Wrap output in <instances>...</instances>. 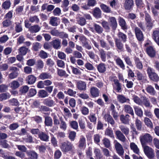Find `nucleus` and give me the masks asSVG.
<instances>
[{"instance_id": "obj_35", "label": "nucleus", "mask_w": 159, "mask_h": 159, "mask_svg": "<svg viewBox=\"0 0 159 159\" xmlns=\"http://www.w3.org/2000/svg\"><path fill=\"white\" fill-rule=\"evenodd\" d=\"M43 103L44 105L49 107L53 106L55 105V102L54 101L48 98L44 99Z\"/></svg>"}, {"instance_id": "obj_9", "label": "nucleus", "mask_w": 159, "mask_h": 159, "mask_svg": "<svg viewBox=\"0 0 159 159\" xmlns=\"http://www.w3.org/2000/svg\"><path fill=\"white\" fill-rule=\"evenodd\" d=\"M76 87L78 89L81 91H85L86 90V84L85 82L82 81H77L76 84Z\"/></svg>"}, {"instance_id": "obj_29", "label": "nucleus", "mask_w": 159, "mask_h": 159, "mask_svg": "<svg viewBox=\"0 0 159 159\" xmlns=\"http://www.w3.org/2000/svg\"><path fill=\"white\" fill-rule=\"evenodd\" d=\"M29 21L32 23H38L40 21L39 19L37 16L33 15L30 16L29 18Z\"/></svg>"}, {"instance_id": "obj_36", "label": "nucleus", "mask_w": 159, "mask_h": 159, "mask_svg": "<svg viewBox=\"0 0 159 159\" xmlns=\"http://www.w3.org/2000/svg\"><path fill=\"white\" fill-rule=\"evenodd\" d=\"M27 155L30 157L31 159H37L38 158L37 154L34 151H30L26 152Z\"/></svg>"}, {"instance_id": "obj_32", "label": "nucleus", "mask_w": 159, "mask_h": 159, "mask_svg": "<svg viewBox=\"0 0 159 159\" xmlns=\"http://www.w3.org/2000/svg\"><path fill=\"white\" fill-rule=\"evenodd\" d=\"M99 42L100 46L102 48H104L107 50H110L111 48V47L106 43L104 40L103 39H99Z\"/></svg>"}, {"instance_id": "obj_42", "label": "nucleus", "mask_w": 159, "mask_h": 159, "mask_svg": "<svg viewBox=\"0 0 159 159\" xmlns=\"http://www.w3.org/2000/svg\"><path fill=\"white\" fill-rule=\"evenodd\" d=\"M119 128L121 130V131L126 136H127L129 134V129L125 126L123 125H120L119 126Z\"/></svg>"}, {"instance_id": "obj_10", "label": "nucleus", "mask_w": 159, "mask_h": 159, "mask_svg": "<svg viewBox=\"0 0 159 159\" xmlns=\"http://www.w3.org/2000/svg\"><path fill=\"white\" fill-rule=\"evenodd\" d=\"M148 45V43H147L145 44V46L147 47L146 48L147 52L150 57H154L155 55V51L152 47L151 46L147 47Z\"/></svg>"}, {"instance_id": "obj_7", "label": "nucleus", "mask_w": 159, "mask_h": 159, "mask_svg": "<svg viewBox=\"0 0 159 159\" xmlns=\"http://www.w3.org/2000/svg\"><path fill=\"white\" fill-rule=\"evenodd\" d=\"M49 23L52 26L56 27L60 24V19L57 17L52 16L50 17Z\"/></svg>"}, {"instance_id": "obj_5", "label": "nucleus", "mask_w": 159, "mask_h": 159, "mask_svg": "<svg viewBox=\"0 0 159 159\" xmlns=\"http://www.w3.org/2000/svg\"><path fill=\"white\" fill-rule=\"evenodd\" d=\"M115 146L117 153L120 156L123 157L124 151L122 145L119 142H116L115 144Z\"/></svg>"}, {"instance_id": "obj_49", "label": "nucleus", "mask_w": 159, "mask_h": 159, "mask_svg": "<svg viewBox=\"0 0 159 159\" xmlns=\"http://www.w3.org/2000/svg\"><path fill=\"white\" fill-rule=\"evenodd\" d=\"M115 44L117 48L119 50L122 51L123 48V44L118 39H115Z\"/></svg>"}, {"instance_id": "obj_24", "label": "nucleus", "mask_w": 159, "mask_h": 159, "mask_svg": "<svg viewBox=\"0 0 159 159\" xmlns=\"http://www.w3.org/2000/svg\"><path fill=\"white\" fill-rule=\"evenodd\" d=\"M134 61L136 68L139 70H142L143 68V65L139 59L138 57H135L134 58Z\"/></svg>"}, {"instance_id": "obj_6", "label": "nucleus", "mask_w": 159, "mask_h": 159, "mask_svg": "<svg viewBox=\"0 0 159 159\" xmlns=\"http://www.w3.org/2000/svg\"><path fill=\"white\" fill-rule=\"evenodd\" d=\"M145 20L146 22V26L148 29H151L153 26L154 20L152 21L150 16L148 13H145Z\"/></svg>"}, {"instance_id": "obj_14", "label": "nucleus", "mask_w": 159, "mask_h": 159, "mask_svg": "<svg viewBox=\"0 0 159 159\" xmlns=\"http://www.w3.org/2000/svg\"><path fill=\"white\" fill-rule=\"evenodd\" d=\"M115 134L117 138L121 142H124L126 140V138L123 134L119 130H116L115 132Z\"/></svg>"}, {"instance_id": "obj_56", "label": "nucleus", "mask_w": 159, "mask_h": 159, "mask_svg": "<svg viewBox=\"0 0 159 159\" xmlns=\"http://www.w3.org/2000/svg\"><path fill=\"white\" fill-rule=\"evenodd\" d=\"M11 3L9 0H7L2 4V7L4 9H8L11 6Z\"/></svg>"}, {"instance_id": "obj_21", "label": "nucleus", "mask_w": 159, "mask_h": 159, "mask_svg": "<svg viewBox=\"0 0 159 159\" xmlns=\"http://www.w3.org/2000/svg\"><path fill=\"white\" fill-rule=\"evenodd\" d=\"M41 29V27L37 25L31 26L29 28V31L32 33H35L39 32Z\"/></svg>"}, {"instance_id": "obj_57", "label": "nucleus", "mask_w": 159, "mask_h": 159, "mask_svg": "<svg viewBox=\"0 0 159 159\" xmlns=\"http://www.w3.org/2000/svg\"><path fill=\"white\" fill-rule=\"evenodd\" d=\"M133 100L134 102L139 105H142V99L140 98L136 95H134L133 97Z\"/></svg>"}, {"instance_id": "obj_33", "label": "nucleus", "mask_w": 159, "mask_h": 159, "mask_svg": "<svg viewBox=\"0 0 159 159\" xmlns=\"http://www.w3.org/2000/svg\"><path fill=\"white\" fill-rule=\"evenodd\" d=\"M145 90L148 93L151 95H154L156 93L154 88L151 85H148L146 87Z\"/></svg>"}, {"instance_id": "obj_26", "label": "nucleus", "mask_w": 159, "mask_h": 159, "mask_svg": "<svg viewBox=\"0 0 159 159\" xmlns=\"http://www.w3.org/2000/svg\"><path fill=\"white\" fill-rule=\"evenodd\" d=\"M152 37L155 41L159 46V30H156L154 31Z\"/></svg>"}, {"instance_id": "obj_53", "label": "nucleus", "mask_w": 159, "mask_h": 159, "mask_svg": "<svg viewBox=\"0 0 159 159\" xmlns=\"http://www.w3.org/2000/svg\"><path fill=\"white\" fill-rule=\"evenodd\" d=\"M101 25L104 29L107 32H109L110 28L108 22L103 20L101 22Z\"/></svg>"}, {"instance_id": "obj_16", "label": "nucleus", "mask_w": 159, "mask_h": 159, "mask_svg": "<svg viewBox=\"0 0 159 159\" xmlns=\"http://www.w3.org/2000/svg\"><path fill=\"white\" fill-rule=\"evenodd\" d=\"M114 83L113 84L114 89L116 90L118 92H120L121 90V84L119 82L117 79H114L113 80Z\"/></svg>"}, {"instance_id": "obj_23", "label": "nucleus", "mask_w": 159, "mask_h": 159, "mask_svg": "<svg viewBox=\"0 0 159 159\" xmlns=\"http://www.w3.org/2000/svg\"><path fill=\"white\" fill-rule=\"evenodd\" d=\"M36 80V78L35 76L30 75L27 77L26 80L28 84H31L35 83Z\"/></svg>"}, {"instance_id": "obj_28", "label": "nucleus", "mask_w": 159, "mask_h": 159, "mask_svg": "<svg viewBox=\"0 0 159 159\" xmlns=\"http://www.w3.org/2000/svg\"><path fill=\"white\" fill-rule=\"evenodd\" d=\"M93 26L95 32L98 34H102L103 30V28L99 25L93 23Z\"/></svg>"}, {"instance_id": "obj_39", "label": "nucleus", "mask_w": 159, "mask_h": 159, "mask_svg": "<svg viewBox=\"0 0 159 159\" xmlns=\"http://www.w3.org/2000/svg\"><path fill=\"white\" fill-rule=\"evenodd\" d=\"M99 55L102 61L103 62H105L107 60V55L106 52L103 49H101L99 50Z\"/></svg>"}, {"instance_id": "obj_40", "label": "nucleus", "mask_w": 159, "mask_h": 159, "mask_svg": "<svg viewBox=\"0 0 159 159\" xmlns=\"http://www.w3.org/2000/svg\"><path fill=\"white\" fill-rule=\"evenodd\" d=\"M105 134L113 139L115 138L113 131L111 128L109 129L107 128L106 129L105 131Z\"/></svg>"}, {"instance_id": "obj_12", "label": "nucleus", "mask_w": 159, "mask_h": 159, "mask_svg": "<svg viewBox=\"0 0 159 159\" xmlns=\"http://www.w3.org/2000/svg\"><path fill=\"white\" fill-rule=\"evenodd\" d=\"M114 60L115 61L116 64L121 68L122 70L125 69V65L123 61L119 57L115 56Z\"/></svg>"}, {"instance_id": "obj_31", "label": "nucleus", "mask_w": 159, "mask_h": 159, "mask_svg": "<svg viewBox=\"0 0 159 159\" xmlns=\"http://www.w3.org/2000/svg\"><path fill=\"white\" fill-rule=\"evenodd\" d=\"M117 36L118 38V39L120 41L125 43L126 41L127 36L123 33L120 32L117 34Z\"/></svg>"}, {"instance_id": "obj_54", "label": "nucleus", "mask_w": 159, "mask_h": 159, "mask_svg": "<svg viewBox=\"0 0 159 159\" xmlns=\"http://www.w3.org/2000/svg\"><path fill=\"white\" fill-rule=\"evenodd\" d=\"M57 73L58 75L60 77L64 76L67 77L68 76L64 70L59 69H57Z\"/></svg>"}, {"instance_id": "obj_38", "label": "nucleus", "mask_w": 159, "mask_h": 159, "mask_svg": "<svg viewBox=\"0 0 159 159\" xmlns=\"http://www.w3.org/2000/svg\"><path fill=\"white\" fill-rule=\"evenodd\" d=\"M125 111L133 116L134 117V113L132 108L128 105H125L124 107Z\"/></svg>"}, {"instance_id": "obj_25", "label": "nucleus", "mask_w": 159, "mask_h": 159, "mask_svg": "<svg viewBox=\"0 0 159 159\" xmlns=\"http://www.w3.org/2000/svg\"><path fill=\"white\" fill-rule=\"evenodd\" d=\"M97 69L100 73H104L106 70V65L104 63H101L98 64L97 66Z\"/></svg>"}, {"instance_id": "obj_3", "label": "nucleus", "mask_w": 159, "mask_h": 159, "mask_svg": "<svg viewBox=\"0 0 159 159\" xmlns=\"http://www.w3.org/2000/svg\"><path fill=\"white\" fill-rule=\"evenodd\" d=\"M139 139L142 145L144 146L146 143L151 142L152 140V137L150 134L146 133L140 136Z\"/></svg>"}, {"instance_id": "obj_1", "label": "nucleus", "mask_w": 159, "mask_h": 159, "mask_svg": "<svg viewBox=\"0 0 159 159\" xmlns=\"http://www.w3.org/2000/svg\"><path fill=\"white\" fill-rule=\"evenodd\" d=\"M60 147L62 151L64 152H66L70 151H72L75 149L73 144L68 141L61 143Z\"/></svg>"}, {"instance_id": "obj_19", "label": "nucleus", "mask_w": 159, "mask_h": 159, "mask_svg": "<svg viewBox=\"0 0 159 159\" xmlns=\"http://www.w3.org/2000/svg\"><path fill=\"white\" fill-rule=\"evenodd\" d=\"M99 90L96 87H92L90 88V93L91 95L94 97H98L99 95Z\"/></svg>"}, {"instance_id": "obj_2", "label": "nucleus", "mask_w": 159, "mask_h": 159, "mask_svg": "<svg viewBox=\"0 0 159 159\" xmlns=\"http://www.w3.org/2000/svg\"><path fill=\"white\" fill-rule=\"evenodd\" d=\"M147 72L151 80L155 82H157L159 80V76L154 72L152 68L148 67L147 70Z\"/></svg>"}, {"instance_id": "obj_43", "label": "nucleus", "mask_w": 159, "mask_h": 159, "mask_svg": "<svg viewBox=\"0 0 159 159\" xmlns=\"http://www.w3.org/2000/svg\"><path fill=\"white\" fill-rule=\"evenodd\" d=\"M45 124L48 126H52V120L50 116H47L45 117Z\"/></svg>"}, {"instance_id": "obj_27", "label": "nucleus", "mask_w": 159, "mask_h": 159, "mask_svg": "<svg viewBox=\"0 0 159 159\" xmlns=\"http://www.w3.org/2000/svg\"><path fill=\"white\" fill-rule=\"evenodd\" d=\"M152 37L155 41L159 46V30H156L154 31Z\"/></svg>"}, {"instance_id": "obj_51", "label": "nucleus", "mask_w": 159, "mask_h": 159, "mask_svg": "<svg viewBox=\"0 0 159 159\" xmlns=\"http://www.w3.org/2000/svg\"><path fill=\"white\" fill-rule=\"evenodd\" d=\"M38 95L41 98H44L48 97L49 94L46 91L43 89L40 90L39 91Z\"/></svg>"}, {"instance_id": "obj_8", "label": "nucleus", "mask_w": 159, "mask_h": 159, "mask_svg": "<svg viewBox=\"0 0 159 159\" xmlns=\"http://www.w3.org/2000/svg\"><path fill=\"white\" fill-rule=\"evenodd\" d=\"M38 138L42 141L47 142L49 140V137L48 134L41 131L39 134Z\"/></svg>"}, {"instance_id": "obj_37", "label": "nucleus", "mask_w": 159, "mask_h": 159, "mask_svg": "<svg viewBox=\"0 0 159 159\" xmlns=\"http://www.w3.org/2000/svg\"><path fill=\"white\" fill-rule=\"evenodd\" d=\"M141 98L142 99V105H143L147 107H150V103L148 98L145 96H143L141 97Z\"/></svg>"}, {"instance_id": "obj_48", "label": "nucleus", "mask_w": 159, "mask_h": 159, "mask_svg": "<svg viewBox=\"0 0 159 159\" xmlns=\"http://www.w3.org/2000/svg\"><path fill=\"white\" fill-rule=\"evenodd\" d=\"M39 77L41 79L44 80L46 79H50L52 76L49 73L43 72L40 75Z\"/></svg>"}, {"instance_id": "obj_17", "label": "nucleus", "mask_w": 159, "mask_h": 159, "mask_svg": "<svg viewBox=\"0 0 159 159\" xmlns=\"http://www.w3.org/2000/svg\"><path fill=\"white\" fill-rule=\"evenodd\" d=\"M134 31L138 39L140 41H142L143 39V35L141 31L138 27L135 28Z\"/></svg>"}, {"instance_id": "obj_18", "label": "nucleus", "mask_w": 159, "mask_h": 159, "mask_svg": "<svg viewBox=\"0 0 159 159\" xmlns=\"http://www.w3.org/2000/svg\"><path fill=\"white\" fill-rule=\"evenodd\" d=\"M134 4L133 0H125L124 7L126 10H130Z\"/></svg>"}, {"instance_id": "obj_20", "label": "nucleus", "mask_w": 159, "mask_h": 159, "mask_svg": "<svg viewBox=\"0 0 159 159\" xmlns=\"http://www.w3.org/2000/svg\"><path fill=\"white\" fill-rule=\"evenodd\" d=\"M129 116L127 114L125 116L122 115L120 116V120L122 123L125 124H128L129 122Z\"/></svg>"}, {"instance_id": "obj_50", "label": "nucleus", "mask_w": 159, "mask_h": 159, "mask_svg": "<svg viewBox=\"0 0 159 159\" xmlns=\"http://www.w3.org/2000/svg\"><path fill=\"white\" fill-rule=\"evenodd\" d=\"M119 23L120 25L121 28L124 30L127 29V26L125 20L122 18L120 17L119 19Z\"/></svg>"}, {"instance_id": "obj_4", "label": "nucleus", "mask_w": 159, "mask_h": 159, "mask_svg": "<svg viewBox=\"0 0 159 159\" xmlns=\"http://www.w3.org/2000/svg\"><path fill=\"white\" fill-rule=\"evenodd\" d=\"M143 151L147 157L149 158H152L154 157V150L147 146H143Z\"/></svg>"}, {"instance_id": "obj_64", "label": "nucleus", "mask_w": 159, "mask_h": 159, "mask_svg": "<svg viewBox=\"0 0 159 159\" xmlns=\"http://www.w3.org/2000/svg\"><path fill=\"white\" fill-rule=\"evenodd\" d=\"M2 24L3 27H7L11 25L12 22L10 19H7L2 22Z\"/></svg>"}, {"instance_id": "obj_61", "label": "nucleus", "mask_w": 159, "mask_h": 159, "mask_svg": "<svg viewBox=\"0 0 159 159\" xmlns=\"http://www.w3.org/2000/svg\"><path fill=\"white\" fill-rule=\"evenodd\" d=\"M36 148L39 150V151L40 153H44L46 150V147L43 145H37L36 146Z\"/></svg>"}, {"instance_id": "obj_58", "label": "nucleus", "mask_w": 159, "mask_h": 159, "mask_svg": "<svg viewBox=\"0 0 159 159\" xmlns=\"http://www.w3.org/2000/svg\"><path fill=\"white\" fill-rule=\"evenodd\" d=\"M10 95L9 93H2L0 94V101H3L9 98Z\"/></svg>"}, {"instance_id": "obj_22", "label": "nucleus", "mask_w": 159, "mask_h": 159, "mask_svg": "<svg viewBox=\"0 0 159 159\" xmlns=\"http://www.w3.org/2000/svg\"><path fill=\"white\" fill-rule=\"evenodd\" d=\"M78 147L80 148H82L86 146V139L83 136H81L80 137L79 141Z\"/></svg>"}, {"instance_id": "obj_52", "label": "nucleus", "mask_w": 159, "mask_h": 159, "mask_svg": "<svg viewBox=\"0 0 159 159\" xmlns=\"http://www.w3.org/2000/svg\"><path fill=\"white\" fill-rule=\"evenodd\" d=\"M93 15L96 18H100L101 15V11L99 8H96L93 11Z\"/></svg>"}, {"instance_id": "obj_55", "label": "nucleus", "mask_w": 159, "mask_h": 159, "mask_svg": "<svg viewBox=\"0 0 159 159\" xmlns=\"http://www.w3.org/2000/svg\"><path fill=\"white\" fill-rule=\"evenodd\" d=\"M69 125L72 129L77 130L78 129V122L75 120H73L69 122Z\"/></svg>"}, {"instance_id": "obj_13", "label": "nucleus", "mask_w": 159, "mask_h": 159, "mask_svg": "<svg viewBox=\"0 0 159 159\" xmlns=\"http://www.w3.org/2000/svg\"><path fill=\"white\" fill-rule=\"evenodd\" d=\"M108 21L110 26L113 30H115L117 26V24L116 19L114 17H110L108 19Z\"/></svg>"}, {"instance_id": "obj_11", "label": "nucleus", "mask_w": 159, "mask_h": 159, "mask_svg": "<svg viewBox=\"0 0 159 159\" xmlns=\"http://www.w3.org/2000/svg\"><path fill=\"white\" fill-rule=\"evenodd\" d=\"M51 44L54 49H58L61 47V40L59 39H53L51 42Z\"/></svg>"}, {"instance_id": "obj_46", "label": "nucleus", "mask_w": 159, "mask_h": 159, "mask_svg": "<svg viewBox=\"0 0 159 159\" xmlns=\"http://www.w3.org/2000/svg\"><path fill=\"white\" fill-rule=\"evenodd\" d=\"M76 21L77 23L81 26H84L86 24L85 19L83 17H80L77 18Z\"/></svg>"}, {"instance_id": "obj_44", "label": "nucleus", "mask_w": 159, "mask_h": 159, "mask_svg": "<svg viewBox=\"0 0 159 159\" xmlns=\"http://www.w3.org/2000/svg\"><path fill=\"white\" fill-rule=\"evenodd\" d=\"M144 122L145 125L150 129L153 128V125L151 120L147 117H145L144 119Z\"/></svg>"}, {"instance_id": "obj_15", "label": "nucleus", "mask_w": 159, "mask_h": 159, "mask_svg": "<svg viewBox=\"0 0 159 159\" xmlns=\"http://www.w3.org/2000/svg\"><path fill=\"white\" fill-rule=\"evenodd\" d=\"M117 98L119 102L121 103H124L125 102L130 103L129 99L126 98L123 95H117Z\"/></svg>"}, {"instance_id": "obj_59", "label": "nucleus", "mask_w": 159, "mask_h": 159, "mask_svg": "<svg viewBox=\"0 0 159 159\" xmlns=\"http://www.w3.org/2000/svg\"><path fill=\"white\" fill-rule=\"evenodd\" d=\"M10 86L12 89H15L19 87L20 84L18 81L14 80L10 83Z\"/></svg>"}, {"instance_id": "obj_45", "label": "nucleus", "mask_w": 159, "mask_h": 159, "mask_svg": "<svg viewBox=\"0 0 159 159\" xmlns=\"http://www.w3.org/2000/svg\"><path fill=\"white\" fill-rule=\"evenodd\" d=\"M135 114L139 117H142L143 115V111L139 107L134 106V107Z\"/></svg>"}, {"instance_id": "obj_47", "label": "nucleus", "mask_w": 159, "mask_h": 159, "mask_svg": "<svg viewBox=\"0 0 159 159\" xmlns=\"http://www.w3.org/2000/svg\"><path fill=\"white\" fill-rule=\"evenodd\" d=\"M42 45L41 43L38 42H35L33 43L32 50L34 51H37L41 48Z\"/></svg>"}, {"instance_id": "obj_62", "label": "nucleus", "mask_w": 159, "mask_h": 159, "mask_svg": "<svg viewBox=\"0 0 159 159\" xmlns=\"http://www.w3.org/2000/svg\"><path fill=\"white\" fill-rule=\"evenodd\" d=\"M70 67L72 70V72L73 74L75 75H80L81 72L80 69L78 68L75 67H74L70 66Z\"/></svg>"}, {"instance_id": "obj_34", "label": "nucleus", "mask_w": 159, "mask_h": 159, "mask_svg": "<svg viewBox=\"0 0 159 159\" xmlns=\"http://www.w3.org/2000/svg\"><path fill=\"white\" fill-rule=\"evenodd\" d=\"M130 146L131 149L134 153L138 155L139 154V150L137 146L133 142L130 143Z\"/></svg>"}, {"instance_id": "obj_41", "label": "nucleus", "mask_w": 159, "mask_h": 159, "mask_svg": "<svg viewBox=\"0 0 159 159\" xmlns=\"http://www.w3.org/2000/svg\"><path fill=\"white\" fill-rule=\"evenodd\" d=\"M88 118L91 122L95 124L96 123L97 118L96 114L93 113H90Z\"/></svg>"}, {"instance_id": "obj_60", "label": "nucleus", "mask_w": 159, "mask_h": 159, "mask_svg": "<svg viewBox=\"0 0 159 159\" xmlns=\"http://www.w3.org/2000/svg\"><path fill=\"white\" fill-rule=\"evenodd\" d=\"M28 49L25 47H22L19 49V53L22 55H25L27 53Z\"/></svg>"}, {"instance_id": "obj_63", "label": "nucleus", "mask_w": 159, "mask_h": 159, "mask_svg": "<svg viewBox=\"0 0 159 159\" xmlns=\"http://www.w3.org/2000/svg\"><path fill=\"white\" fill-rule=\"evenodd\" d=\"M9 104L13 106H17L19 104V103L17 99L13 98L8 100Z\"/></svg>"}, {"instance_id": "obj_30", "label": "nucleus", "mask_w": 159, "mask_h": 159, "mask_svg": "<svg viewBox=\"0 0 159 159\" xmlns=\"http://www.w3.org/2000/svg\"><path fill=\"white\" fill-rule=\"evenodd\" d=\"M60 122V128L64 131H65L67 128V125L66 123L62 117H59Z\"/></svg>"}]
</instances>
